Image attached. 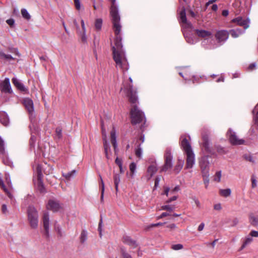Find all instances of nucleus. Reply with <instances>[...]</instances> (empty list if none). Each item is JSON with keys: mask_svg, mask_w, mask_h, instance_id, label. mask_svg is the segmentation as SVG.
Instances as JSON below:
<instances>
[{"mask_svg": "<svg viewBox=\"0 0 258 258\" xmlns=\"http://www.w3.org/2000/svg\"><path fill=\"white\" fill-rule=\"evenodd\" d=\"M121 90L124 92L130 102L133 104L130 111L132 123L136 124L141 123L143 121L145 117L143 112L136 105L138 102L136 91L133 89L132 86L130 85L124 86L123 88L121 89Z\"/></svg>", "mask_w": 258, "mask_h": 258, "instance_id": "nucleus-1", "label": "nucleus"}, {"mask_svg": "<svg viewBox=\"0 0 258 258\" xmlns=\"http://www.w3.org/2000/svg\"><path fill=\"white\" fill-rule=\"evenodd\" d=\"M181 138L182 139L181 141V146L186 155L185 168H191L195 164V155L187 139L185 138H183L182 137Z\"/></svg>", "mask_w": 258, "mask_h": 258, "instance_id": "nucleus-2", "label": "nucleus"}, {"mask_svg": "<svg viewBox=\"0 0 258 258\" xmlns=\"http://www.w3.org/2000/svg\"><path fill=\"white\" fill-rule=\"evenodd\" d=\"M112 53L113 58L115 62L116 67L120 69L122 71L127 70L128 64L123 50L120 51L114 50Z\"/></svg>", "mask_w": 258, "mask_h": 258, "instance_id": "nucleus-3", "label": "nucleus"}, {"mask_svg": "<svg viewBox=\"0 0 258 258\" xmlns=\"http://www.w3.org/2000/svg\"><path fill=\"white\" fill-rule=\"evenodd\" d=\"M28 220L32 228L35 229L38 226V215L35 208L29 207L27 210Z\"/></svg>", "mask_w": 258, "mask_h": 258, "instance_id": "nucleus-4", "label": "nucleus"}, {"mask_svg": "<svg viewBox=\"0 0 258 258\" xmlns=\"http://www.w3.org/2000/svg\"><path fill=\"white\" fill-rule=\"evenodd\" d=\"M112 23H113L114 32L116 35V37L114 40V45L112 47V52H113L114 50H115L116 51H123V50L122 49V45L121 44V37L120 35V31H121V26L120 24V20H118V24L119 27V29H118L117 32L116 31V27L114 26V22H112Z\"/></svg>", "mask_w": 258, "mask_h": 258, "instance_id": "nucleus-5", "label": "nucleus"}, {"mask_svg": "<svg viewBox=\"0 0 258 258\" xmlns=\"http://www.w3.org/2000/svg\"><path fill=\"white\" fill-rule=\"evenodd\" d=\"M111 6L110 10V14L112 18V21L114 23V26L116 27V31H118L119 25L118 24V20H120V17L118 14V10L115 5V0H110Z\"/></svg>", "mask_w": 258, "mask_h": 258, "instance_id": "nucleus-6", "label": "nucleus"}, {"mask_svg": "<svg viewBox=\"0 0 258 258\" xmlns=\"http://www.w3.org/2000/svg\"><path fill=\"white\" fill-rule=\"evenodd\" d=\"M123 242L129 247L130 252H140V248L136 241L131 239L130 237L125 236L123 239Z\"/></svg>", "mask_w": 258, "mask_h": 258, "instance_id": "nucleus-7", "label": "nucleus"}, {"mask_svg": "<svg viewBox=\"0 0 258 258\" xmlns=\"http://www.w3.org/2000/svg\"><path fill=\"white\" fill-rule=\"evenodd\" d=\"M164 159L165 163L161 169V171H166L172 167V156L170 150L167 149L166 150L164 154Z\"/></svg>", "mask_w": 258, "mask_h": 258, "instance_id": "nucleus-8", "label": "nucleus"}, {"mask_svg": "<svg viewBox=\"0 0 258 258\" xmlns=\"http://www.w3.org/2000/svg\"><path fill=\"white\" fill-rule=\"evenodd\" d=\"M227 136L230 143L233 145H242L245 142L244 140L239 139L236 133L231 130H228Z\"/></svg>", "mask_w": 258, "mask_h": 258, "instance_id": "nucleus-9", "label": "nucleus"}, {"mask_svg": "<svg viewBox=\"0 0 258 258\" xmlns=\"http://www.w3.org/2000/svg\"><path fill=\"white\" fill-rule=\"evenodd\" d=\"M229 33L226 30H217L215 34V38L217 42L219 43H223L229 38Z\"/></svg>", "mask_w": 258, "mask_h": 258, "instance_id": "nucleus-10", "label": "nucleus"}, {"mask_svg": "<svg viewBox=\"0 0 258 258\" xmlns=\"http://www.w3.org/2000/svg\"><path fill=\"white\" fill-rule=\"evenodd\" d=\"M200 165L203 175L204 176H208L209 169V162L208 160V157H204L202 158L200 162Z\"/></svg>", "mask_w": 258, "mask_h": 258, "instance_id": "nucleus-11", "label": "nucleus"}, {"mask_svg": "<svg viewBox=\"0 0 258 258\" xmlns=\"http://www.w3.org/2000/svg\"><path fill=\"white\" fill-rule=\"evenodd\" d=\"M37 171L38 174L37 188L41 192H43L44 191V187L41 180L42 172L41 167L40 165L37 166Z\"/></svg>", "mask_w": 258, "mask_h": 258, "instance_id": "nucleus-12", "label": "nucleus"}, {"mask_svg": "<svg viewBox=\"0 0 258 258\" xmlns=\"http://www.w3.org/2000/svg\"><path fill=\"white\" fill-rule=\"evenodd\" d=\"M231 23H235L237 25L243 27L244 29H247L249 27V21L247 19H243L240 17L233 19L231 21Z\"/></svg>", "mask_w": 258, "mask_h": 258, "instance_id": "nucleus-13", "label": "nucleus"}, {"mask_svg": "<svg viewBox=\"0 0 258 258\" xmlns=\"http://www.w3.org/2000/svg\"><path fill=\"white\" fill-rule=\"evenodd\" d=\"M102 135H103V146H104V152L105 154V156L107 159H109V154H108V150H109V146L107 143L106 132H105V130L104 129L103 125H102Z\"/></svg>", "mask_w": 258, "mask_h": 258, "instance_id": "nucleus-14", "label": "nucleus"}, {"mask_svg": "<svg viewBox=\"0 0 258 258\" xmlns=\"http://www.w3.org/2000/svg\"><path fill=\"white\" fill-rule=\"evenodd\" d=\"M23 104L29 113H32L34 111V104L32 100L29 98H25L23 99Z\"/></svg>", "mask_w": 258, "mask_h": 258, "instance_id": "nucleus-15", "label": "nucleus"}, {"mask_svg": "<svg viewBox=\"0 0 258 258\" xmlns=\"http://www.w3.org/2000/svg\"><path fill=\"white\" fill-rule=\"evenodd\" d=\"M195 32L198 37L205 39L211 37L212 35V33L211 31L206 30L195 29Z\"/></svg>", "mask_w": 258, "mask_h": 258, "instance_id": "nucleus-16", "label": "nucleus"}, {"mask_svg": "<svg viewBox=\"0 0 258 258\" xmlns=\"http://www.w3.org/2000/svg\"><path fill=\"white\" fill-rule=\"evenodd\" d=\"M61 208L60 205L58 201L50 200L48 201L47 208L54 212L57 211Z\"/></svg>", "mask_w": 258, "mask_h": 258, "instance_id": "nucleus-17", "label": "nucleus"}, {"mask_svg": "<svg viewBox=\"0 0 258 258\" xmlns=\"http://www.w3.org/2000/svg\"><path fill=\"white\" fill-rule=\"evenodd\" d=\"M1 90L2 91L5 92L6 93H12L10 80L8 78H6L5 80L2 83Z\"/></svg>", "mask_w": 258, "mask_h": 258, "instance_id": "nucleus-18", "label": "nucleus"}, {"mask_svg": "<svg viewBox=\"0 0 258 258\" xmlns=\"http://www.w3.org/2000/svg\"><path fill=\"white\" fill-rule=\"evenodd\" d=\"M42 220L43 225L46 234L48 235L49 233V215L47 212H44L43 213Z\"/></svg>", "mask_w": 258, "mask_h": 258, "instance_id": "nucleus-19", "label": "nucleus"}, {"mask_svg": "<svg viewBox=\"0 0 258 258\" xmlns=\"http://www.w3.org/2000/svg\"><path fill=\"white\" fill-rule=\"evenodd\" d=\"M12 82L14 86L20 91L28 93V89L16 78L12 79Z\"/></svg>", "mask_w": 258, "mask_h": 258, "instance_id": "nucleus-20", "label": "nucleus"}, {"mask_svg": "<svg viewBox=\"0 0 258 258\" xmlns=\"http://www.w3.org/2000/svg\"><path fill=\"white\" fill-rule=\"evenodd\" d=\"M120 252L121 254V258H134L132 255L133 252L127 251L124 247H120Z\"/></svg>", "mask_w": 258, "mask_h": 258, "instance_id": "nucleus-21", "label": "nucleus"}, {"mask_svg": "<svg viewBox=\"0 0 258 258\" xmlns=\"http://www.w3.org/2000/svg\"><path fill=\"white\" fill-rule=\"evenodd\" d=\"M157 171V168L155 163L149 166L147 170L148 175L149 176V179L151 178Z\"/></svg>", "mask_w": 258, "mask_h": 258, "instance_id": "nucleus-22", "label": "nucleus"}, {"mask_svg": "<svg viewBox=\"0 0 258 258\" xmlns=\"http://www.w3.org/2000/svg\"><path fill=\"white\" fill-rule=\"evenodd\" d=\"M0 121L4 125L7 126L9 122V119L4 112H0Z\"/></svg>", "mask_w": 258, "mask_h": 258, "instance_id": "nucleus-23", "label": "nucleus"}, {"mask_svg": "<svg viewBox=\"0 0 258 258\" xmlns=\"http://www.w3.org/2000/svg\"><path fill=\"white\" fill-rule=\"evenodd\" d=\"M249 220L251 225L253 226H258V217L255 216L253 214H250L249 216Z\"/></svg>", "mask_w": 258, "mask_h": 258, "instance_id": "nucleus-24", "label": "nucleus"}, {"mask_svg": "<svg viewBox=\"0 0 258 258\" xmlns=\"http://www.w3.org/2000/svg\"><path fill=\"white\" fill-rule=\"evenodd\" d=\"M111 142L114 147L115 152H116V149L117 147V143L116 140L115 132L114 129L111 132Z\"/></svg>", "mask_w": 258, "mask_h": 258, "instance_id": "nucleus-25", "label": "nucleus"}, {"mask_svg": "<svg viewBox=\"0 0 258 258\" xmlns=\"http://www.w3.org/2000/svg\"><path fill=\"white\" fill-rule=\"evenodd\" d=\"M183 165V161L178 159L176 165L174 167V171L176 173H178L182 169Z\"/></svg>", "mask_w": 258, "mask_h": 258, "instance_id": "nucleus-26", "label": "nucleus"}, {"mask_svg": "<svg viewBox=\"0 0 258 258\" xmlns=\"http://www.w3.org/2000/svg\"><path fill=\"white\" fill-rule=\"evenodd\" d=\"M137 168L136 164L134 162H132L129 166V168L130 170V174L129 177L131 178L134 177V174L135 173L136 170Z\"/></svg>", "mask_w": 258, "mask_h": 258, "instance_id": "nucleus-27", "label": "nucleus"}, {"mask_svg": "<svg viewBox=\"0 0 258 258\" xmlns=\"http://www.w3.org/2000/svg\"><path fill=\"white\" fill-rule=\"evenodd\" d=\"M229 33L231 34V36L233 38H237L242 34V31L240 29H232L230 30Z\"/></svg>", "mask_w": 258, "mask_h": 258, "instance_id": "nucleus-28", "label": "nucleus"}, {"mask_svg": "<svg viewBox=\"0 0 258 258\" xmlns=\"http://www.w3.org/2000/svg\"><path fill=\"white\" fill-rule=\"evenodd\" d=\"M120 175L116 173L114 174L113 180L116 191L118 190V185L120 182Z\"/></svg>", "mask_w": 258, "mask_h": 258, "instance_id": "nucleus-29", "label": "nucleus"}, {"mask_svg": "<svg viewBox=\"0 0 258 258\" xmlns=\"http://www.w3.org/2000/svg\"><path fill=\"white\" fill-rule=\"evenodd\" d=\"M231 189L229 188L220 190V194L224 197H228L230 196Z\"/></svg>", "mask_w": 258, "mask_h": 258, "instance_id": "nucleus-30", "label": "nucleus"}, {"mask_svg": "<svg viewBox=\"0 0 258 258\" xmlns=\"http://www.w3.org/2000/svg\"><path fill=\"white\" fill-rule=\"evenodd\" d=\"M253 119L256 124L258 125V104L253 110Z\"/></svg>", "mask_w": 258, "mask_h": 258, "instance_id": "nucleus-31", "label": "nucleus"}, {"mask_svg": "<svg viewBox=\"0 0 258 258\" xmlns=\"http://www.w3.org/2000/svg\"><path fill=\"white\" fill-rule=\"evenodd\" d=\"M0 187L7 194V195L9 196V197H10V198H12L11 194L9 192L8 189L6 188V187L5 185L4 184V183L1 177H0Z\"/></svg>", "mask_w": 258, "mask_h": 258, "instance_id": "nucleus-32", "label": "nucleus"}, {"mask_svg": "<svg viewBox=\"0 0 258 258\" xmlns=\"http://www.w3.org/2000/svg\"><path fill=\"white\" fill-rule=\"evenodd\" d=\"M102 24V20L101 19H97L95 21V27L97 31L101 30Z\"/></svg>", "mask_w": 258, "mask_h": 258, "instance_id": "nucleus-33", "label": "nucleus"}, {"mask_svg": "<svg viewBox=\"0 0 258 258\" xmlns=\"http://www.w3.org/2000/svg\"><path fill=\"white\" fill-rule=\"evenodd\" d=\"M252 238L250 237H247L245 238L243 244L241 246L240 249H243L247 245L249 244L252 241Z\"/></svg>", "mask_w": 258, "mask_h": 258, "instance_id": "nucleus-34", "label": "nucleus"}, {"mask_svg": "<svg viewBox=\"0 0 258 258\" xmlns=\"http://www.w3.org/2000/svg\"><path fill=\"white\" fill-rule=\"evenodd\" d=\"M21 14L23 17L26 20H29L31 18L30 15H29L27 11L25 9H23L21 10Z\"/></svg>", "mask_w": 258, "mask_h": 258, "instance_id": "nucleus-35", "label": "nucleus"}, {"mask_svg": "<svg viewBox=\"0 0 258 258\" xmlns=\"http://www.w3.org/2000/svg\"><path fill=\"white\" fill-rule=\"evenodd\" d=\"M180 19L181 20V22L183 23H186V15H185V9H183L180 13Z\"/></svg>", "mask_w": 258, "mask_h": 258, "instance_id": "nucleus-36", "label": "nucleus"}, {"mask_svg": "<svg viewBox=\"0 0 258 258\" xmlns=\"http://www.w3.org/2000/svg\"><path fill=\"white\" fill-rule=\"evenodd\" d=\"M0 57L2 59L7 60H12L14 59V58L11 55L9 54H6L2 52H0Z\"/></svg>", "mask_w": 258, "mask_h": 258, "instance_id": "nucleus-37", "label": "nucleus"}, {"mask_svg": "<svg viewBox=\"0 0 258 258\" xmlns=\"http://www.w3.org/2000/svg\"><path fill=\"white\" fill-rule=\"evenodd\" d=\"M203 146L205 147L206 150H208L209 149L208 137L206 136H203Z\"/></svg>", "mask_w": 258, "mask_h": 258, "instance_id": "nucleus-38", "label": "nucleus"}, {"mask_svg": "<svg viewBox=\"0 0 258 258\" xmlns=\"http://www.w3.org/2000/svg\"><path fill=\"white\" fill-rule=\"evenodd\" d=\"M99 176H100V181H101V200L102 201L103 199L104 192V190H105V186H104V182L103 181V179H102L101 176L100 175H99Z\"/></svg>", "mask_w": 258, "mask_h": 258, "instance_id": "nucleus-39", "label": "nucleus"}, {"mask_svg": "<svg viewBox=\"0 0 258 258\" xmlns=\"http://www.w3.org/2000/svg\"><path fill=\"white\" fill-rule=\"evenodd\" d=\"M87 232L83 230L82 231L80 236V241L81 243H84L87 239Z\"/></svg>", "mask_w": 258, "mask_h": 258, "instance_id": "nucleus-40", "label": "nucleus"}, {"mask_svg": "<svg viewBox=\"0 0 258 258\" xmlns=\"http://www.w3.org/2000/svg\"><path fill=\"white\" fill-rule=\"evenodd\" d=\"M174 209V206H171L169 205H164L161 207V210H166L168 211H172Z\"/></svg>", "mask_w": 258, "mask_h": 258, "instance_id": "nucleus-41", "label": "nucleus"}, {"mask_svg": "<svg viewBox=\"0 0 258 258\" xmlns=\"http://www.w3.org/2000/svg\"><path fill=\"white\" fill-rule=\"evenodd\" d=\"M5 152L4 143L0 138V155H4Z\"/></svg>", "mask_w": 258, "mask_h": 258, "instance_id": "nucleus-42", "label": "nucleus"}, {"mask_svg": "<svg viewBox=\"0 0 258 258\" xmlns=\"http://www.w3.org/2000/svg\"><path fill=\"white\" fill-rule=\"evenodd\" d=\"M142 149L140 148V146L135 150V155L139 158H141L142 157Z\"/></svg>", "mask_w": 258, "mask_h": 258, "instance_id": "nucleus-43", "label": "nucleus"}, {"mask_svg": "<svg viewBox=\"0 0 258 258\" xmlns=\"http://www.w3.org/2000/svg\"><path fill=\"white\" fill-rule=\"evenodd\" d=\"M221 172L218 171L215 174V175L214 177V180L216 182H219L221 180Z\"/></svg>", "mask_w": 258, "mask_h": 258, "instance_id": "nucleus-44", "label": "nucleus"}, {"mask_svg": "<svg viewBox=\"0 0 258 258\" xmlns=\"http://www.w3.org/2000/svg\"><path fill=\"white\" fill-rule=\"evenodd\" d=\"M171 248L174 250H180L183 248V245L181 244H174L171 246Z\"/></svg>", "mask_w": 258, "mask_h": 258, "instance_id": "nucleus-45", "label": "nucleus"}, {"mask_svg": "<svg viewBox=\"0 0 258 258\" xmlns=\"http://www.w3.org/2000/svg\"><path fill=\"white\" fill-rule=\"evenodd\" d=\"M75 173V170H73L72 171V172H69V173H66V174H63V176L68 180H70L71 179V178L72 177V176H73V174H74Z\"/></svg>", "mask_w": 258, "mask_h": 258, "instance_id": "nucleus-46", "label": "nucleus"}, {"mask_svg": "<svg viewBox=\"0 0 258 258\" xmlns=\"http://www.w3.org/2000/svg\"><path fill=\"white\" fill-rule=\"evenodd\" d=\"M251 187L254 188L257 185L256 179L255 178L254 176H252L251 177Z\"/></svg>", "mask_w": 258, "mask_h": 258, "instance_id": "nucleus-47", "label": "nucleus"}, {"mask_svg": "<svg viewBox=\"0 0 258 258\" xmlns=\"http://www.w3.org/2000/svg\"><path fill=\"white\" fill-rule=\"evenodd\" d=\"M61 132L62 130L60 127H57L56 128L55 133L58 138H60L61 137Z\"/></svg>", "mask_w": 258, "mask_h": 258, "instance_id": "nucleus-48", "label": "nucleus"}, {"mask_svg": "<svg viewBox=\"0 0 258 258\" xmlns=\"http://www.w3.org/2000/svg\"><path fill=\"white\" fill-rule=\"evenodd\" d=\"M55 230L56 231L57 234L60 235L62 236V232L60 229V228L58 225H55L54 226Z\"/></svg>", "mask_w": 258, "mask_h": 258, "instance_id": "nucleus-49", "label": "nucleus"}, {"mask_svg": "<svg viewBox=\"0 0 258 258\" xmlns=\"http://www.w3.org/2000/svg\"><path fill=\"white\" fill-rule=\"evenodd\" d=\"M214 209L216 211H220L222 209V206L221 204H217L214 205Z\"/></svg>", "mask_w": 258, "mask_h": 258, "instance_id": "nucleus-50", "label": "nucleus"}, {"mask_svg": "<svg viewBox=\"0 0 258 258\" xmlns=\"http://www.w3.org/2000/svg\"><path fill=\"white\" fill-rule=\"evenodd\" d=\"M74 3H75L76 8L78 10H79L81 8V5H80V1L79 0H74Z\"/></svg>", "mask_w": 258, "mask_h": 258, "instance_id": "nucleus-51", "label": "nucleus"}, {"mask_svg": "<svg viewBox=\"0 0 258 258\" xmlns=\"http://www.w3.org/2000/svg\"><path fill=\"white\" fill-rule=\"evenodd\" d=\"M249 235L251 237H258V231H255V230H252L250 232Z\"/></svg>", "mask_w": 258, "mask_h": 258, "instance_id": "nucleus-52", "label": "nucleus"}, {"mask_svg": "<svg viewBox=\"0 0 258 258\" xmlns=\"http://www.w3.org/2000/svg\"><path fill=\"white\" fill-rule=\"evenodd\" d=\"M193 200H194V203H195V205H196L197 207L198 208H201V203H200V201H199V200L197 199V198H195L193 199Z\"/></svg>", "mask_w": 258, "mask_h": 258, "instance_id": "nucleus-53", "label": "nucleus"}, {"mask_svg": "<svg viewBox=\"0 0 258 258\" xmlns=\"http://www.w3.org/2000/svg\"><path fill=\"white\" fill-rule=\"evenodd\" d=\"M115 162L118 166H120V165H122L121 160L118 157L116 158Z\"/></svg>", "mask_w": 258, "mask_h": 258, "instance_id": "nucleus-54", "label": "nucleus"}, {"mask_svg": "<svg viewBox=\"0 0 258 258\" xmlns=\"http://www.w3.org/2000/svg\"><path fill=\"white\" fill-rule=\"evenodd\" d=\"M169 215V214L168 213L164 212L160 216H158L157 218V219H160L163 218L164 217H166Z\"/></svg>", "mask_w": 258, "mask_h": 258, "instance_id": "nucleus-55", "label": "nucleus"}, {"mask_svg": "<svg viewBox=\"0 0 258 258\" xmlns=\"http://www.w3.org/2000/svg\"><path fill=\"white\" fill-rule=\"evenodd\" d=\"M5 179H6V181L7 184L10 186L11 183L9 175L8 174L5 175Z\"/></svg>", "mask_w": 258, "mask_h": 258, "instance_id": "nucleus-56", "label": "nucleus"}, {"mask_svg": "<svg viewBox=\"0 0 258 258\" xmlns=\"http://www.w3.org/2000/svg\"><path fill=\"white\" fill-rule=\"evenodd\" d=\"M179 190V187L177 186L175 187L172 189H170L169 195H172L174 193V192L177 191Z\"/></svg>", "mask_w": 258, "mask_h": 258, "instance_id": "nucleus-57", "label": "nucleus"}, {"mask_svg": "<svg viewBox=\"0 0 258 258\" xmlns=\"http://www.w3.org/2000/svg\"><path fill=\"white\" fill-rule=\"evenodd\" d=\"M160 180V178L159 177H157L156 178L155 180V185H154V187L155 188H156L158 186Z\"/></svg>", "mask_w": 258, "mask_h": 258, "instance_id": "nucleus-58", "label": "nucleus"}, {"mask_svg": "<svg viewBox=\"0 0 258 258\" xmlns=\"http://www.w3.org/2000/svg\"><path fill=\"white\" fill-rule=\"evenodd\" d=\"M7 23L9 25L12 26L14 24V20L12 19L7 20Z\"/></svg>", "mask_w": 258, "mask_h": 258, "instance_id": "nucleus-59", "label": "nucleus"}, {"mask_svg": "<svg viewBox=\"0 0 258 258\" xmlns=\"http://www.w3.org/2000/svg\"><path fill=\"white\" fill-rule=\"evenodd\" d=\"M177 196H174L172 198H171L170 199L166 201V203H169L171 202L172 201L176 200L177 199Z\"/></svg>", "mask_w": 258, "mask_h": 258, "instance_id": "nucleus-60", "label": "nucleus"}, {"mask_svg": "<svg viewBox=\"0 0 258 258\" xmlns=\"http://www.w3.org/2000/svg\"><path fill=\"white\" fill-rule=\"evenodd\" d=\"M204 227H205V224L204 223H202L199 226L198 230L199 231H202L203 230Z\"/></svg>", "mask_w": 258, "mask_h": 258, "instance_id": "nucleus-61", "label": "nucleus"}, {"mask_svg": "<svg viewBox=\"0 0 258 258\" xmlns=\"http://www.w3.org/2000/svg\"><path fill=\"white\" fill-rule=\"evenodd\" d=\"M170 188L168 187H165L164 189V194L166 195V196H168L169 195Z\"/></svg>", "mask_w": 258, "mask_h": 258, "instance_id": "nucleus-62", "label": "nucleus"}, {"mask_svg": "<svg viewBox=\"0 0 258 258\" xmlns=\"http://www.w3.org/2000/svg\"><path fill=\"white\" fill-rule=\"evenodd\" d=\"M255 68V63H251L250 64L248 69L249 71H252L253 70V69H254Z\"/></svg>", "mask_w": 258, "mask_h": 258, "instance_id": "nucleus-63", "label": "nucleus"}, {"mask_svg": "<svg viewBox=\"0 0 258 258\" xmlns=\"http://www.w3.org/2000/svg\"><path fill=\"white\" fill-rule=\"evenodd\" d=\"M167 227L170 228L171 230H173L176 228V226L175 224H171L168 225Z\"/></svg>", "mask_w": 258, "mask_h": 258, "instance_id": "nucleus-64", "label": "nucleus"}]
</instances>
